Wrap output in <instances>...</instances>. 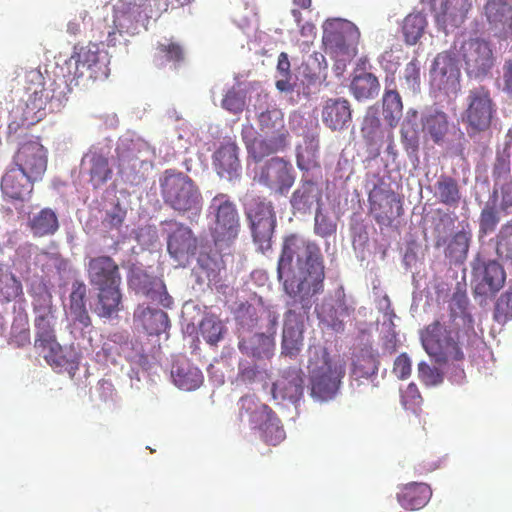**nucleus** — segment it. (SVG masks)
<instances>
[{
    "mask_svg": "<svg viewBox=\"0 0 512 512\" xmlns=\"http://www.w3.org/2000/svg\"><path fill=\"white\" fill-rule=\"evenodd\" d=\"M432 8L437 24L447 32L464 23L472 8V0H441Z\"/></svg>",
    "mask_w": 512,
    "mask_h": 512,
    "instance_id": "18",
    "label": "nucleus"
},
{
    "mask_svg": "<svg viewBox=\"0 0 512 512\" xmlns=\"http://www.w3.org/2000/svg\"><path fill=\"white\" fill-rule=\"evenodd\" d=\"M210 208L214 211L215 221L211 227V235L217 245L232 243L240 232V217L235 203L227 195L218 194Z\"/></svg>",
    "mask_w": 512,
    "mask_h": 512,
    "instance_id": "9",
    "label": "nucleus"
},
{
    "mask_svg": "<svg viewBox=\"0 0 512 512\" xmlns=\"http://www.w3.org/2000/svg\"><path fill=\"white\" fill-rule=\"evenodd\" d=\"M243 140L248 155L256 162L279 151H283L288 146V137H285L284 134H269L265 138H251L246 133H243Z\"/></svg>",
    "mask_w": 512,
    "mask_h": 512,
    "instance_id": "23",
    "label": "nucleus"
},
{
    "mask_svg": "<svg viewBox=\"0 0 512 512\" xmlns=\"http://www.w3.org/2000/svg\"><path fill=\"white\" fill-rule=\"evenodd\" d=\"M426 25V18L421 13H413L406 16L402 26L405 42L409 45L416 44L422 37Z\"/></svg>",
    "mask_w": 512,
    "mask_h": 512,
    "instance_id": "50",
    "label": "nucleus"
},
{
    "mask_svg": "<svg viewBox=\"0 0 512 512\" xmlns=\"http://www.w3.org/2000/svg\"><path fill=\"white\" fill-rule=\"evenodd\" d=\"M21 281L9 270L0 266V303L7 304L23 297Z\"/></svg>",
    "mask_w": 512,
    "mask_h": 512,
    "instance_id": "43",
    "label": "nucleus"
},
{
    "mask_svg": "<svg viewBox=\"0 0 512 512\" xmlns=\"http://www.w3.org/2000/svg\"><path fill=\"white\" fill-rule=\"evenodd\" d=\"M56 316H35L34 347L52 367H63L68 362L63 355V348L56 337Z\"/></svg>",
    "mask_w": 512,
    "mask_h": 512,
    "instance_id": "11",
    "label": "nucleus"
},
{
    "mask_svg": "<svg viewBox=\"0 0 512 512\" xmlns=\"http://www.w3.org/2000/svg\"><path fill=\"white\" fill-rule=\"evenodd\" d=\"M359 31L350 22L331 19L323 25L325 52L335 58L338 68L345 67L357 55Z\"/></svg>",
    "mask_w": 512,
    "mask_h": 512,
    "instance_id": "7",
    "label": "nucleus"
},
{
    "mask_svg": "<svg viewBox=\"0 0 512 512\" xmlns=\"http://www.w3.org/2000/svg\"><path fill=\"white\" fill-rule=\"evenodd\" d=\"M421 342L427 354L437 363L464 359L460 331L454 324L435 320L421 332Z\"/></svg>",
    "mask_w": 512,
    "mask_h": 512,
    "instance_id": "6",
    "label": "nucleus"
},
{
    "mask_svg": "<svg viewBox=\"0 0 512 512\" xmlns=\"http://www.w3.org/2000/svg\"><path fill=\"white\" fill-rule=\"evenodd\" d=\"M167 249L175 260L182 261L195 255L197 238L189 227L178 224L168 236Z\"/></svg>",
    "mask_w": 512,
    "mask_h": 512,
    "instance_id": "26",
    "label": "nucleus"
},
{
    "mask_svg": "<svg viewBox=\"0 0 512 512\" xmlns=\"http://www.w3.org/2000/svg\"><path fill=\"white\" fill-rule=\"evenodd\" d=\"M496 252L500 258L512 260V225H504L497 235Z\"/></svg>",
    "mask_w": 512,
    "mask_h": 512,
    "instance_id": "59",
    "label": "nucleus"
},
{
    "mask_svg": "<svg viewBox=\"0 0 512 512\" xmlns=\"http://www.w3.org/2000/svg\"><path fill=\"white\" fill-rule=\"evenodd\" d=\"M495 113L496 104L487 87L477 86L469 90L466 97V109L462 116L468 131L482 132L487 130Z\"/></svg>",
    "mask_w": 512,
    "mask_h": 512,
    "instance_id": "10",
    "label": "nucleus"
},
{
    "mask_svg": "<svg viewBox=\"0 0 512 512\" xmlns=\"http://www.w3.org/2000/svg\"><path fill=\"white\" fill-rule=\"evenodd\" d=\"M14 163L32 180H41L47 169V150L38 141H27L18 148Z\"/></svg>",
    "mask_w": 512,
    "mask_h": 512,
    "instance_id": "15",
    "label": "nucleus"
},
{
    "mask_svg": "<svg viewBox=\"0 0 512 512\" xmlns=\"http://www.w3.org/2000/svg\"><path fill=\"white\" fill-rule=\"evenodd\" d=\"M222 107L231 113L238 114L245 107V96L240 91L231 89L225 94Z\"/></svg>",
    "mask_w": 512,
    "mask_h": 512,
    "instance_id": "61",
    "label": "nucleus"
},
{
    "mask_svg": "<svg viewBox=\"0 0 512 512\" xmlns=\"http://www.w3.org/2000/svg\"><path fill=\"white\" fill-rule=\"evenodd\" d=\"M323 124L332 131H341L348 127L352 120V108L345 98H329L324 101L321 109Z\"/></svg>",
    "mask_w": 512,
    "mask_h": 512,
    "instance_id": "20",
    "label": "nucleus"
},
{
    "mask_svg": "<svg viewBox=\"0 0 512 512\" xmlns=\"http://www.w3.org/2000/svg\"><path fill=\"white\" fill-rule=\"evenodd\" d=\"M156 0H122L114 15L113 25L99 23L97 29L106 34V45L115 46L117 34L136 35L141 28L146 29L149 19L158 16Z\"/></svg>",
    "mask_w": 512,
    "mask_h": 512,
    "instance_id": "4",
    "label": "nucleus"
},
{
    "mask_svg": "<svg viewBox=\"0 0 512 512\" xmlns=\"http://www.w3.org/2000/svg\"><path fill=\"white\" fill-rule=\"evenodd\" d=\"M238 346L240 351L248 356L268 358L272 355L274 341L272 336L255 333L247 338L243 337Z\"/></svg>",
    "mask_w": 512,
    "mask_h": 512,
    "instance_id": "38",
    "label": "nucleus"
},
{
    "mask_svg": "<svg viewBox=\"0 0 512 512\" xmlns=\"http://www.w3.org/2000/svg\"><path fill=\"white\" fill-rule=\"evenodd\" d=\"M238 150L234 142H226L215 151L213 165L221 178L232 181L240 177L241 165Z\"/></svg>",
    "mask_w": 512,
    "mask_h": 512,
    "instance_id": "24",
    "label": "nucleus"
},
{
    "mask_svg": "<svg viewBox=\"0 0 512 512\" xmlns=\"http://www.w3.org/2000/svg\"><path fill=\"white\" fill-rule=\"evenodd\" d=\"M86 160L89 164V182L97 189L111 179L113 171L109 165L108 158L100 152L87 154Z\"/></svg>",
    "mask_w": 512,
    "mask_h": 512,
    "instance_id": "39",
    "label": "nucleus"
},
{
    "mask_svg": "<svg viewBox=\"0 0 512 512\" xmlns=\"http://www.w3.org/2000/svg\"><path fill=\"white\" fill-rule=\"evenodd\" d=\"M29 96L25 102L22 112V121L26 125H34L44 118L46 111H50L48 91L28 92Z\"/></svg>",
    "mask_w": 512,
    "mask_h": 512,
    "instance_id": "37",
    "label": "nucleus"
},
{
    "mask_svg": "<svg viewBox=\"0 0 512 512\" xmlns=\"http://www.w3.org/2000/svg\"><path fill=\"white\" fill-rule=\"evenodd\" d=\"M118 173L122 180L130 185H139L146 179L149 166L148 149L145 144H130L117 148Z\"/></svg>",
    "mask_w": 512,
    "mask_h": 512,
    "instance_id": "13",
    "label": "nucleus"
},
{
    "mask_svg": "<svg viewBox=\"0 0 512 512\" xmlns=\"http://www.w3.org/2000/svg\"><path fill=\"white\" fill-rule=\"evenodd\" d=\"M133 321L138 329H142L151 336H158L166 332L170 326L166 312L144 305L137 306L133 314Z\"/></svg>",
    "mask_w": 512,
    "mask_h": 512,
    "instance_id": "22",
    "label": "nucleus"
},
{
    "mask_svg": "<svg viewBox=\"0 0 512 512\" xmlns=\"http://www.w3.org/2000/svg\"><path fill=\"white\" fill-rule=\"evenodd\" d=\"M380 91L378 78L371 72L355 70L350 92L357 100L375 98Z\"/></svg>",
    "mask_w": 512,
    "mask_h": 512,
    "instance_id": "36",
    "label": "nucleus"
},
{
    "mask_svg": "<svg viewBox=\"0 0 512 512\" xmlns=\"http://www.w3.org/2000/svg\"><path fill=\"white\" fill-rule=\"evenodd\" d=\"M434 196L442 204L457 207L461 200L457 180L449 175H441L434 185Z\"/></svg>",
    "mask_w": 512,
    "mask_h": 512,
    "instance_id": "40",
    "label": "nucleus"
},
{
    "mask_svg": "<svg viewBox=\"0 0 512 512\" xmlns=\"http://www.w3.org/2000/svg\"><path fill=\"white\" fill-rule=\"evenodd\" d=\"M422 129L426 136L436 145H443L450 131L448 115L439 110L433 109L426 112L421 119Z\"/></svg>",
    "mask_w": 512,
    "mask_h": 512,
    "instance_id": "32",
    "label": "nucleus"
},
{
    "mask_svg": "<svg viewBox=\"0 0 512 512\" xmlns=\"http://www.w3.org/2000/svg\"><path fill=\"white\" fill-rule=\"evenodd\" d=\"M336 223L327 215L323 214L320 209L316 211L314 232L321 236L327 237L336 232Z\"/></svg>",
    "mask_w": 512,
    "mask_h": 512,
    "instance_id": "62",
    "label": "nucleus"
},
{
    "mask_svg": "<svg viewBox=\"0 0 512 512\" xmlns=\"http://www.w3.org/2000/svg\"><path fill=\"white\" fill-rule=\"evenodd\" d=\"M157 49L167 61L180 62L184 59L183 48L178 43L159 44Z\"/></svg>",
    "mask_w": 512,
    "mask_h": 512,
    "instance_id": "64",
    "label": "nucleus"
},
{
    "mask_svg": "<svg viewBox=\"0 0 512 512\" xmlns=\"http://www.w3.org/2000/svg\"><path fill=\"white\" fill-rule=\"evenodd\" d=\"M245 215L258 250L262 253L270 250L277 222L272 202L260 197L253 198L245 206Z\"/></svg>",
    "mask_w": 512,
    "mask_h": 512,
    "instance_id": "8",
    "label": "nucleus"
},
{
    "mask_svg": "<svg viewBox=\"0 0 512 512\" xmlns=\"http://www.w3.org/2000/svg\"><path fill=\"white\" fill-rule=\"evenodd\" d=\"M27 92L47 91L44 76L39 69H31L25 73Z\"/></svg>",
    "mask_w": 512,
    "mask_h": 512,
    "instance_id": "63",
    "label": "nucleus"
},
{
    "mask_svg": "<svg viewBox=\"0 0 512 512\" xmlns=\"http://www.w3.org/2000/svg\"><path fill=\"white\" fill-rule=\"evenodd\" d=\"M304 322L303 315L293 309L285 313L283 334H282V353L293 357L296 356L303 346Z\"/></svg>",
    "mask_w": 512,
    "mask_h": 512,
    "instance_id": "21",
    "label": "nucleus"
},
{
    "mask_svg": "<svg viewBox=\"0 0 512 512\" xmlns=\"http://www.w3.org/2000/svg\"><path fill=\"white\" fill-rule=\"evenodd\" d=\"M423 398L415 383H410L401 392V404L406 410H411L418 414L421 410Z\"/></svg>",
    "mask_w": 512,
    "mask_h": 512,
    "instance_id": "58",
    "label": "nucleus"
},
{
    "mask_svg": "<svg viewBox=\"0 0 512 512\" xmlns=\"http://www.w3.org/2000/svg\"><path fill=\"white\" fill-rule=\"evenodd\" d=\"M35 181L18 168H12L3 175L1 190L12 200L24 201L32 193Z\"/></svg>",
    "mask_w": 512,
    "mask_h": 512,
    "instance_id": "28",
    "label": "nucleus"
},
{
    "mask_svg": "<svg viewBox=\"0 0 512 512\" xmlns=\"http://www.w3.org/2000/svg\"><path fill=\"white\" fill-rule=\"evenodd\" d=\"M200 334L209 345H217L223 339L226 328L215 316L203 318L199 326Z\"/></svg>",
    "mask_w": 512,
    "mask_h": 512,
    "instance_id": "52",
    "label": "nucleus"
},
{
    "mask_svg": "<svg viewBox=\"0 0 512 512\" xmlns=\"http://www.w3.org/2000/svg\"><path fill=\"white\" fill-rule=\"evenodd\" d=\"M46 89L48 91L50 112L59 111L64 106L68 99V94L71 92L66 79L64 77H57L50 82Z\"/></svg>",
    "mask_w": 512,
    "mask_h": 512,
    "instance_id": "48",
    "label": "nucleus"
},
{
    "mask_svg": "<svg viewBox=\"0 0 512 512\" xmlns=\"http://www.w3.org/2000/svg\"><path fill=\"white\" fill-rule=\"evenodd\" d=\"M171 377L174 384L185 391L199 388L204 381L200 369L191 364L186 358H179L173 362Z\"/></svg>",
    "mask_w": 512,
    "mask_h": 512,
    "instance_id": "31",
    "label": "nucleus"
},
{
    "mask_svg": "<svg viewBox=\"0 0 512 512\" xmlns=\"http://www.w3.org/2000/svg\"><path fill=\"white\" fill-rule=\"evenodd\" d=\"M304 392V373L299 367L284 369L273 383L272 395L275 399L298 401Z\"/></svg>",
    "mask_w": 512,
    "mask_h": 512,
    "instance_id": "19",
    "label": "nucleus"
},
{
    "mask_svg": "<svg viewBox=\"0 0 512 512\" xmlns=\"http://www.w3.org/2000/svg\"><path fill=\"white\" fill-rule=\"evenodd\" d=\"M471 239L472 233L469 229L465 230L463 228L461 231L456 232L446 247V257L455 264L463 263L467 258Z\"/></svg>",
    "mask_w": 512,
    "mask_h": 512,
    "instance_id": "42",
    "label": "nucleus"
},
{
    "mask_svg": "<svg viewBox=\"0 0 512 512\" xmlns=\"http://www.w3.org/2000/svg\"><path fill=\"white\" fill-rule=\"evenodd\" d=\"M471 270L473 279L477 282L475 290L478 294L494 293L505 282L502 266L495 260L486 261L480 254L473 259Z\"/></svg>",
    "mask_w": 512,
    "mask_h": 512,
    "instance_id": "16",
    "label": "nucleus"
},
{
    "mask_svg": "<svg viewBox=\"0 0 512 512\" xmlns=\"http://www.w3.org/2000/svg\"><path fill=\"white\" fill-rule=\"evenodd\" d=\"M314 200H319L317 187L312 181H304L298 189H296L291 197V205L293 209L299 212H306L312 206Z\"/></svg>",
    "mask_w": 512,
    "mask_h": 512,
    "instance_id": "47",
    "label": "nucleus"
},
{
    "mask_svg": "<svg viewBox=\"0 0 512 512\" xmlns=\"http://www.w3.org/2000/svg\"><path fill=\"white\" fill-rule=\"evenodd\" d=\"M58 218L49 208L42 209L30 219V228L35 236L54 234L58 230Z\"/></svg>",
    "mask_w": 512,
    "mask_h": 512,
    "instance_id": "46",
    "label": "nucleus"
},
{
    "mask_svg": "<svg viewBox=\"0 0 512 512\" xmlns=\"http://www.w3.org/2000/svg\"><path fill=\"white\" fill-rule=\"evenodd\" d=\"M460 71L453 58L447 53L438 54L431 69L432 83L439 89H454L459 82Z\"/></svg>",
    "mask_w": 512,
    "mask_h": 512,
    "instance_id": "25",
    "label": "nucleus"
},
{
    "mask_svg": "<svg viewBox=\"0 0 512 512\" xmlns=\"http://www.w3.org/2000/svg\"><path fill=\"white\" fill-rule=\"evenodd\" d=\"M133 285H137V291L142 293L152 302L165 308H170L173 304L172 297L168 294L163 281L151 277L145 273L135 277L132 280Z\"/></svg>",
    "mask_w": 512,
    "mask_h": 512,
    "instance_id": "34",
    "label": "nucleus"
},
{
    "mask_svg": "<svg viewBox=\"0 0 512 512\" xmlns=\"http://www.w3.org/2000/svg\"><path fill=\"white\" fill-rule=\"evenodd\" d=\"M238 418L252 429H257L274 412L268 405L253 395H245L238 402Z\"/></svg>",
    "mask_w": 512,
    "mask_h": 512,
    "instance_id": "30",
    "label": "nucleus"
},
{
    "mask_svg": "<svg viewBox=\"0 0 512 512\" xmlns=\"http://www.w3.org/2000/svg\"><path fill=\"white\" fill-rule=\"evenodd\" d=\"M361 134L368 147H371L373 157L380 155L383 130L380 119L375 114H367L362 123Z\"/></svg>",
    "mask_w": 512,
    "mask_h": 512,
    "instance_id": "41",
    "label": "nucleus"
},
{
    "mask_svg": "<svg viewBox=\"0 0 512 512\" xmlns=\"http://www.w3.org/2000/svg\"><path fill=\"white\" fill-rule=\"evenodd\" d=\"M459 56L465 63V70L470 77L484 78L494 66L495 58L490 44L481 39L463 41Z\"/></svg>",
    "mask_w": 512,
    "mask_h": 512,
    "instance_id": "14",
    "label": "nucleus"
},
{
    "mask_svg": "<svg viewBox=\"0 0 512 512\" xmlns=\"http://www.w3.org/2000/svg\"><path fill=\"white\" fill-rule=\"evenodd\" d=\"M370 210L378 224H387L394 217L400 216L402 209L400 200L393 192L380 193L369 198Z\"/></svg>",
    "mask_w": 512,
    "mask_h": 512,
    "instance_id": "33",
    "label": "nucleus"
},
{
    "mask_svg": "<svg viewBox=\"0 0 512 512\" xmlns=\"http://www.w3.org/2000/svg\"><path fill=\"white\" fill-rule=\"evenodd\" d=\"M469 299L466 293L456 291L453 293L449 308L450 318L452 322H455L457 318H460L464 323L466 321L471 322V316L467 311Z\"/></svg>",
    "mask_w": 512,
    "mask_h": 512,
    "instance_id": "54",
    "label": "nucleus"
},
{
    "mask_svg": "<svg viewBox=\"0 0 512 512\" xmlns=\"http://www.w3.org/2000/svg\"><path fill=\"white\" fill-rule=\"evenodd\" d=\"M292 165L280 157H273L262 167L258 181L260 184L284 194L294 184Z\"/></svg>",
    "mask_w": 512,
    "mask_h": 512,
    "instance_id": "17",
    "label": "nucleus"
},
{
    "mask_svg": "<svg viewBox=\"0 0 512 512\" xmlns=\"http://www.w3.org/2000/svg\"><path fill=\"white\" fill-rule=\"evenodd\" d=\"M277 278L285 293L299 298L307 313L310 299L324 289L325 266L319 245L297 233L285 236L277 262Z\"/></svg>",
    "mask_w": 512,
    "mask_h": 512,
    "instance_id": "1",
    "label": "nucleus"
},
{
    "mask_svg": "<svg viewBox=\"0 0 512 512\" xmlns=\"http://www.w3.org/2000/svg\"><path fill=\"white\" fill-rule=\"evenodd\" d=\"M163 201L180 214L199 215L203 198L198 186L186 174L175 170H166L160 179Z\"/></svg>",
    "mask_w": 512,
    "mask_h": 512,
    "instance_id": "5",
    "label": "nucleus"
},
{
    "mask_svg": "<svg viewBox=\"0 0 512 512\" xmlns=\"http://www.w3.org/2000/svg\"><path fill=\"white\" fill-rule=\"evenodd\" d=\"M319 143L317 140L310 139L306 142L304 149L297 153V164L300 169L308 170L318 166Z\"/></svg>",
    "mask_w": 512,
    "mask_h": 512,
    "instance_id": "56",
    "label": "nucleus"
},
{
    "mask_svg": "<svg viewBox=\"0 0 512 512\" xmlns=\"http://www.w3.org/2000/svg\"><path fill=\"white\" fill-rule=\"evenodd\" d=\"M499 221L500 218L496 209V199H494L492 202L488 201L485 207L482 209L479 218L480 236H485L492 233L496 229Z\"/></svg>",
    "mask_w": 512,
    "mask_h": 512,
    "instance_id": "53",
    "label": "nucleus"
},
{
    "mask_svg": "<svg viewBox=\"0 0 512 512\" xmlns=\"http://www.w3.org/2000/svg\"><path fill=\"white\" fill-rule=\"evenodd\" d=\"M261 440L267 445L277 446L286 438L284 426L275 412L257 428Z\"/></svg>",
    "mask_w": 512,
    "mask_h": 512,
    "instance_id": "45",
    "label": "nucleus"
},
{
    "mask_svg": "<svg viewBox=\"0 0 512 512\" xmlns=\"http://www.w3.org/2000/svg\"><path fill=\"white\" fill-rule=\"evenodd\" d=\"M308 376L310 395L318 401L334 399L346 374L345 363L332 357L327 348L313 346L309 350Z\"/></svg>",
    "mask_w": 512,
    "mask_h": 512,
    "instance_id": "2",
    "label": "nucleus"
},
{
    "mask_svg": "<svg viewBox=\"0 0 512 512\" xmlns=\"http://www.w3.org/2000/svg\"><path fill=\"white\" fill-rule=\"evenodd\" d=\"M378 371V362L374 355L368 352H361L356 355L353 361L351 375L355 380L368 379Z\"/></svg>",
    "mask_w": 512,
    "mask_h": 512,
    "instance_id": "51",
    "label": "nucleus"
},
{
    "mask_svg": "<svg viewBox=\"0 0 512 512\" xmlns=\"http://www.w3.org/2000/svg\"><path fill=\"white\" fill-rule=\"evenodd\" d=\"M418 377L426 386H436L443 381L442 372L425 362L418 364Z\"/></svg>",
    "mask_w": 512,
    "mask_h": 512,
    "instance_id": "60",
    "label": "nucleus"
},
{
    "mask_svg": "<svg viewBox=\"0 0 512 512\" xmlns=\"http://www.w3.org/2000/svg\"><path fill=\"white\" fill-rule=\"evenodd\" d=\"M432 496L431 487L423 482H410L398 487L397 501L406 510H419Z\"/></svg>",
    "mask_w": 512,
    "mask_h": 512,
    "instance_id": "29",
    "label": "nucleus"
},
{
    "mask_svg": "<svg viewBox=\"0 0 512 512\" xmlns=\"http://www.w3.org/2000/svg\"><path fill=\"white\" fill-rule=\"evenodd\" d=\"M484 13L491 29L503 35L512 33V0H489Z\"/></svg>",
    "mask_w": 512,
    "mask_h": 512,
    "instance_id": "27",
    "label": "nucleus"
},
{
    "mask_svg": "<svg viewBox=\"0 0 512 512\" xmlns=\"http://www.w3.org/2000/svg\"><path fill=\"white\" fill-rule=\"evenodd\" d=\"M258 123L260 130L266 135L284 134L285 137L289 136L285 128L283 113L276 107L267 108L261 112L258 115Z\"/></svg>",
    "mask_w": 512,
    "mask_h": 512,
    "instance_id": "44",
    "label": "nucleus"
},
{
    "mask_svg": "<svg viewBox=\"0 0 512 512\" xmlns=\"http://www.w3.org/2000/svg\"><path fill=\"white\" fill-rule=\"evenodd\" d=\"M89 283L97 293L95 312L100 317L109 318L119 311L121 303V274L116 261L106 255L91 257L87 264Z\"/></svg>",
    "mask_w": 512,
    "mask_h": 512,
    "instance_id": "3",
    "label": "nucleus"
},
{
    "mask_svg": "<svg viewBox=\"0 0 512 512\" xmlns=\"http://www.w3.org/2000/svg\"><path fill=\"white\" fill-rule=\"evenodd\" d=\"M400 140L409 158L418 159L420 134L417 123V111L410 110L401 124Z\"/></svg>",
    "mask_w": 512,
    "mask_h": 512,
    "instance_id": "35",
    "label": "nucleus"
},
{
    "mask_svg": "<svg viewBox=\"0 0 512 512\" xmlns=\"http://www.w3.org/2000/svg\"><path fill=\"white\" fill-rule=\"evenodd\" d=\"M33 311L35 316L55 315V310L52 305V295L43 285L40 291L33 297Z\"/></svg>",
    "mask_w": 512,
    "mask_h": 512,
    "instance_id": "57",
    "label": "nucleus"
},
{
    "mask_svg": "<svg viewBox=\"0 0 512 512\" xmlns=\"http://www.w3.org/2000/svg\"><path fill=\"white\" fill-rule=\"evenodd\" d=\"M493 318L500 324L512 320V289L503 292L496 300Z\"/></svg>",
    "mask_w": 512,
    "mask_h": 512,
    "instance_id": "55",
    "label": "nucleus"
},
{
    "mask_svg": "<svg viewBox=\"0 0 512 512\" xmlns=\"http://www.w3.org/2000/svg\"><path fill=\"white\" fill-rule=\"evenodd\" d=\"M402 110L403 104L399 93L394 89H387L383 95V115L391 127L397 125Z\"/></svg>",
    "mask_w": 512,
    "mask_h": 512,
    "instance_id": "49",
    "label": "nucleus"
},
{
    "mask_svg": "<svg viewBox=\"0 0 512 512\" xmlns=\"http://www.w3.org/2000/svg\"><path fill=\"white\" fill-rule=\"evenodd\" d=\"M70 60H74L76 70L74 77L83 78L86 69L87 78L104 80L109 76V61L106 53H102L96 43H88L86 46L74 45Z\"/></svg>",
    "mask_w": 512,
    "mask_h": 512,
    "instance_id": "12",
    "label": "nucleus"
}]
</instances>
